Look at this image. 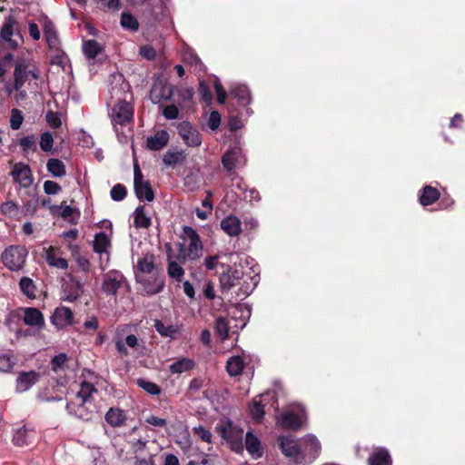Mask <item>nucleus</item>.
Here are the masks:
<instances>
[{
    "label": "nucleus",
    "mask_w": 465,
    "mask_h": 465,
    "mask_svg": "<svg viewBox=\"0 0 465 465\" xmlns=\"http://www.w3.org/2000/svg\"><path fill=\"white\" fill-rule=\"evenodd\" d=\"M28 252L25 246L12 245L2 253V261L6 268L11 271H20L25 262Z\"/></svg>",
    "instance_id": "obj_1"
},
{
    "label": "nucleus",
    "mask_w": 465,
    "mask_h": 465,
    "mask_svg": "<svg viewBox=\"0 0 465 465\" xmlns=\"http://www.w3.org/2000/svg\"><path fill=\"white\" fill-rule=\"evenodd\" d=\"M32 77L33 79H39L40 78V73L37 69L35 70H29L28 64L25 60L17 61L15 64L14 69V84L13 88L15 91L19 92L25 82L29 80V78Z\"/></svg>",
    "instance_id": "obj_2"
},
{
    "label": "nucleus",
    "mask_w": 465,
    "mask_h": 465,
    "mask_svg": "<svg viewBox=\"0 0 465 465\" xmlns=\"http://www.w3.org/2000/svg\"><path fill=\"white\" fill-rule=\"evenodd\" d=\"M134 187L136 197L140 200L152 202L154 199V193L149 181H143L142 172L138 164L134 169Z\"/></svg>",
    "instance_id": "obj_3"
},
{
    "label": "nucleus",
    "mask_w": 465,
    "mask_h": 465,
    "mask_svg": "<svg viewBox=\"0 0 465 465\" xmlns=\"http://www.w3.org/2000/svg\"><path fill=\"white\" fill-rule=\"evenodd\" d=\"M13 180L17 183L18 192L22 189H29L34 183V177L30 166L22 162L15 163L10 173Z\"/></svg>",
    "instance_id": "obj_4"
},
{
    "label": "nucleus",
    "mask_w": 465,
    "mask_h": 465,
    "mask_svg": "<svg viewBox=\"0 0 465 465\" xmlns=\"http://www.w3.org/2000/svg\"><path fill=\"white\" fill-rule=\"evenodd\" d=\"M278 441L279 448L284 456L292 459L297 464L302 463L305 460V456L297 440L282 436L278 439Z\"/></svg>",
    "instance_id": "obj_5"
},
{
    "label": "nucleus",
    "mask_w": 465,
    "mask_h": 465,
    "mask_svg": "<svg viewBox=\"0 0 465 465\" xmlns=\"http://www.w3.org/2000/svg\"><path fill=\"white\" fill-rule=\"evenodd\" d=\"M65 409L69 414L74 415L84 421L91 420L96 413V407L94 402L89 405V402L71 401L66 404Z\"/></svg>",
    "instance_id": "obj_6"
},
{
    "label": "nucleus",
    "mask_w": 465,
    "mask_h": 465,
    "mask_svg": "<svg viewBox=\"0 0 465 465\" xmlns=\"http://www.w3.org/2000/svg\"><path fill=\"white\" fill-rule=\"evenodd\" d=\"M124 282V276L116 270H112L104 275L102 290L106 295L115 296Z\"/></svg>",
    "instance_id": "obj_7"
},
{
    "label": "nucleus",
    "mask_w": 465,
    "mask_h": 465,
    "mask_svg": "<svg viewBox=\"0 0 465 465\" xmlns=\"http://www.w3.org/2000/svg\"><path fill=\"white\" fill-rule=\"evenodd\" d=\"M242 276V270L234 269L230 265H227L226 271H224L219 277L221 292L223 293L227 292L234 286L240 284Z\"/></svg>",
    "instance_id": "obj_8"
},
{
    "label": "nucleus",
    "mask_w": 465,
    "mask_h": 465,
    "mask_svg": "<svg viewBox=\"0 0 465 465\" xmlns=\"http://www.w3.org/2000/svg\"><path fill=\"white\" fill-rule=\"evenodd\" d=\"M174 86L162 80H157L153 83L151 92L150 99L152 103L158 104L162 101H170L173 96Z\"/></svg>",
    "instance_id": "obj_9"
},
{
    "label": "nucleus",
    "mask_w": 465,
    "mask_h": 465,
    "mask_svg": "<svg viewBox=\"0 0 465 465\" xmlns=\"http://www.w3.org/2000/svg\"><path fill=\"white\" fill-rule=\"evenodd\" d=\"M179 135L183 142L191 147H198L202 143L201 134L190 122L183 121L177 126Z\"/></svg>",
    "instance_id": "obj_10"
},
{
    "label": "nucleus",
    "mask_w": 465,
    "mask_h": 465,
    "mask_svg": "<svg viewBox=\"0 0 465 465\" xmlns=\"http://www.w3.org/2000/svg\"><path fill=\"white\" fill-rule=\"evenodd\" d=\"M242 149L237 146L231 147L222 156V164L228 173H232L242 165Z\"/></svg>",
    "instance_id": "obj_11"
},
{
    "label": "nucleus",
    "mask_w": 465,
    "mask_h": 465,
    "mask_svg": "<svg viewBox=\"0 0 465 465\" xmlns=\"http://www.w3.org/2000/svg\"><path fill=\"white\" fill-rule=\"evenodd\" d=\"M136 281L143 286V290L148 295L161 292L164 287V280L158 275L142 276L136 274Z\"/></svg>",
    "instance_id": "obj_12"
},
{
    "label": "nucleus",
    "mask_w": 465,
    "mask_h": 465,
    "mask_svg": "<svg viewBox=\"0 0 465 465\" xmlns=\"http://www.w3.org/2000/svg\"><path fill=\"white\" fill-rule=\"evenodd\" d=\"M183 232L190 240L189 246L186 249L187 256H189V260L195 261L201 257L203 252L200 236L194 229L189 226H184Z\"/></svg>",
    "instance_id": "obj_13"
},
{
    "label": "nucleus",
    "mask_w": 465,
    "mask_h": 465,
    "mask_svg": "<svg viewBox=\"0 0 465 465\" xmlns=\"http://www.w3.org/2000/svg\"><path fill=\"white\" fill-rule=\"evenodd\" d=\"M134 109L130 103L120 101L113 108V117L115 124L125 125L133 120Z\"/></svg>",
    "instance_id": "obj_14"
},
{
    "label": "nucleus",
    "mask_w": 465,
    "mask_h": 465,
    "mask_svg": "<svg viewBox=\"0 0 465 465\" xmlns=\"http://www.w3.org/2000/svg\"><path fill=\"white\" fill-rule=\"evenodd\" d=\"M172 247L169 243L166 244V253H167V274L168 276L176 281L177 282H182L183 275H184V269L183 268V263H180L179 262L173 260V254H172Z\"/></svg>",
    "instance_id": "obj_15"
},
{
    "label": "nucleus",
    "mask_w": 465,
    "mask_h": 465,
    "mask_svg": "<svg viewBox=\"0 0 465 465\" xmlns=\"http://www.w3.org/2000/svg\"><path fill=\"white\" fill-rule=\"evenodd\" d=\"M83 293V284L81 282L73 277L63 286L62 300L69 302H74Z\"/></svg>",
    "instance_id": "obj_16"
},
{
    "label": "nucleus",
    "mask_w": 465,
    "mask_h": 465,
    "mask_svg": "<svg viewBox=\"0 0 465 465\" xmlns=\"http://www.w3.org/2000/svg\"><path fill=\"white\" fill-rule=\"evenodd\" d=\"M73 320L74 313L72 310L64 306L57 307L51 316L52 323L58 329L72 325Z\"/></svg>",
    "instance_id": "obj_17"
},
{
    "label": "nucleus",
    "mask_w": 465,
    "mask_h": 465,
    "mask_svg": "<svg viewBox=\"0 0 465 465\" xmlns=\"http://www.w3.org/2000/svg\"><path fill=\"white\" fill-rule=\"evenodd\" d=\"M40 378V374L35 371H21L16 379L15 390L17 392H25L35 385Z\"/></svg>",
    "instance_id": "obj_18"
},
{
    "label": "nucleus",
    "mask_w": 465,
    "mask_h": 465,
    "mask_svg": "<svg viewBox=\"0 0 465 465\" xmlns=\"http://www.w3.org/2000/svg\"><path fill=\"white\" fill-rule=\"evenodd\" d=\"M45 261L49 266L61 270H66L68 268V262L64 258L58 256V254L61 253L59 248L49 246L48 248H45Z\"/></svg>",
    "instance_id": "obj_19"
},
{
    "label": "nucleus",
    "mask_w": 465,
    "mask_h": 465,
    "mask_svg": "<svg viewBox=\"0 0 465 465\" xmlns=\"http://www.w3.org/2000/svg\"><path fill=\"white\" fill-rule=\"evenodd\" d=\"M277 423L282 429H290L298 430L303 424L302 418L294 412L287 411L282 413L279 418Z\"/></svg>",
    "instance_id": "obj_20"
},
{
    "label": "nucleus",
    "mask_w": 465,
    "mask_h": 465,
    "mask_svg": "<svg viewBox=\"0 0 465 465\" xmlns=\"http://www.w3.org/2000/svg\"><path fill=\"white\" fill-rule=\"evenodd\" d=\"M153 327L155 331L164 338H170L172 340L177 339V336L180 334L181 329L177 324H166L162 320H154Z\"/></svg>",
    "instance_id": "obj_21"
},
{
    "label": "nucleus",
    "mask_w": 465,
    "mask_h": 465,
    "mask_svg": "<svg viewBox=\"0 0 465 465\" xmlns=\"http://www.w3.org/2000/svg\"><path fill=\"white\" fill-rule=\"evenodd\" d=\"M170 136L167 131L160 130L153 136L146 139V147L151 151H160L165 147L169 142Z\"/></svg>",
    "instance_id": "obj_22"
},
{
    "label": "nucleus",
    "mask_w": 465,
    "mask_h": 465,
    "mask_svg": "<svg viewBox=\"0 0 465 465\" xmlns=\"http://www.w3.org/2000/svg\"><path fill=\"white\" fill-rule=\"evenodd\" d=\"M25 194L28 197V199H24L21 197L22 205L21 209L23 211L22 215L24 216H33L37 210L38 207V197L35 190H27L25 192Z\"/></svg>",
    "instance_id": "obj_23"
},
{
    "label": "nucleus",
    "mask_w": 465,
    "mask_h": 465,
    "mask_svg": "<svg viewBox=\"0 0 465 465\" xmlns=\"http://www.w3.org/2000/svg\"><path fill=\"white\" fill-rule=\"evenodd\" d=\"M154 269L155 256L151 252H147L142 257L138 258L135 267V275L139 272L143 274H152Z\"/></svg>",
    "instance_id": "obj_24"
},
{
    "label": "nucleus",
    "mask_w": 465,
    "mask_h": 465,
    "mask_svg": "<svg viewBox=\"0 0 465 465\" xmlns=\"http://www.w3.org/2000/svg\"><path fill=\"white\" fill-rule=\"evenodd\" d=\"M221 228L231 237L238 236L242 232V223L238 217L229 215L221 221Z\"/></svg>",
    "instance_id": "obj_25"
},
{
    "label": "nucleus",
    "mask_w": 465,
    "mask_h": 465,
    "mask_svg": "<svg viewBox=\"0 0 465 465\" xmlns=\"http://www.w3.org/2000/svg\"><path fill=\"white\" fill-rule=\"evenodd\" d=\"M245 448L254 459L261 458L263 454L260 440L252 431H248L245 435Z\"/></svg>",
    "instance_id": "obj_26"
},
{
    "label": "nucleus",
    "mask_w": 465,
    "mask_h": 465,
    "mask_svg": "<svg viewBox=\"0 0 465 465\" xmlns=\"http://www.w3.org/2000/svg\"><path fill=\"white\" fill-rule=\"evenodd\" d=\"M104 419L114 428L124 426L127 420L125 412L119 408H110L105 413Z\"/></svg>",
    "instance_id": "obj_27"
},
{
    "label": "nucleus",
    "mask_w": 465,
    "mask_h": 465,
    "mask_svg": "<svg viewBox=\"0 0 465 465\" xmlns=\"http://www.w3.org/2000/svg\"><path fill=\"white\" fill-rule=\"evenodd\" d=\"M196 367L194 360L188 357H182L169 366L172 374H182L190 371Z\"/></svg>",
    "instance_id": "obj_28"
},
{
    "label": "nucleus",
    "mask_w": 465,
    "mask_h": 465,
    "mask_svg": "<svg viewBox=\"0 0 465 465\" xmlns=\"http://www.w3.org/2000/svg\"><path fill=\"white\" fill-rule=\"evenodd\" d=\"M440 197V193L437 188L432 187L431 185H425L421 189L419 201L422 206H428L437 202Z\"/></svg>",
    "instance_id": "obj_29"
},
{
    "label": "nucleus",
    "mask_w": 465,
    "mask_h": 465,
    "mask_svg": "<svg viewBox=\"0 0 465 465\" xmlns=\"http://www.w3.org/2000/svg\"><path fill=\"white\" fill-rule=\"evenodd\" d=\"M0 213L10 219L19 220L23 211L18 203L13 200H7L1 204Z\"/></svg>",
    "instance_id": "obj_30"
},
{
    "label": "nucleus",
    "mask_w": 465,
    "mask_h": 465,
    "mask_svg": "<svg viewBox=\"0 0 465 465\" xmlns=\"http://www.w3.org/2000/svg\"><path fill=\"white\" fill-rule=\"evenodd\" d=\"M392 460L389 451L383 448H378L368 458L369 465H391Z\"/></svg>",
    "instance_id": "obj_31"
},
{
    "label": "nucleus",
    "mask_w": 465,
    "mask_h": 465,
    "mask_svg": "<svg viewBox=\"0 0 465 465\" xmlns=\"http://www.w3.org/2000/svg\"><path fill=\"white\" fill-rule=\"evenodd\" d=\"M24 322L29 326L42 327L45 324L43 313L36 308L25 309Z\"/></svg>",
    "instance_id": "obj_32"
},
{
    "label": "nucleus",
    "mask_w": 465,
    "mask_h": 465,
    "mask_svg": "<svg viewBox=\"0 0 465 465\" xmlns=\"http://www.w3.org/2000/svg\"><path fill=\"white\" fill-rule=\"evenodd\" d=\"M111 247V240L104 232H100L94 235L93 242L94 252L102 255L106 253L109 255L108 249Z\"/></svg>",
    "instance_id": "obj_33"
},
{
    "label": "nucleus",
    "mask_w": 465,
    "mask_h": 465,
    "mask_svg": "<svg viewBox=\"0 0 465 465\" xmlns=\"http://www.w3.org/2000/svg\"><path fill=\"white\" fill-rule=\"evenodd\" d=\"M97 392L94 385L89 381H84L81 382L80 390L76 393L77 401L89 402L92 405L94 402L93 393Z\"/></svg>",
    "instance_id": "obj_34"
},
{
    "label": "nucleus",
    "mask_w": 465,
    "mask_h": 465,
    "mask_svg": "<svg viewBox=\"0 0 465 465\" xmlns=\"http://www.w3.org/2000/svg\"><path fill=\"white\" fill-rule=\"evenodd\" d=\"M134 225L137 229H147L152 224V220L145 213L143 205H139L134 212Z\"/></svg>",
    "instance_id": "obj_35"
},
{
    "label": "nucleus",
    "mask_w": 465,
    "mask_h": 465,
    "mask_svg": "<svg viewBox=\"0 0 465 465\" xmlns=\"http://www.w3.org/2000/svg\"><path fill=\"white\" fill-rule=\"evenodd\" d=\"M139 429L134 426L129 432L130 440L129 443L134 452L143 450L146 447L148 440L142 435L138 434Z\"/></svg>",
    "instance_id": "obj_36"
},
{
    "label": "nucleus",
    "mask_w": 465,
    "mask_h": 465,
    "mask_svg": "<svg viewBox=\"0 0 465 465\" xmlns=\"http://www.w3.org/2000/svg\"><path fill=\"white\" fill-rule=\"evenodd\" d=\"M216 429L221 437L228 442H233L236 439H241L242 431H236L231 421H228L227 424L219 425Z\"/></svg>",
    "instance_id": "obj_37"
},
{
    "label": "nucleus",
    "mask_w": 465,
    "mask_h": 465,
    "mask_svg": "<svg viewBox=\"0 0 465 465\" xmlns=\"http://www.w3.org/2000/svg\"><path fill=\"white\" fill-rule=\"evenodd\" d=\"M245 367V362L241 356H232L228 359L226 370L230 376L240 375Z\"/></svg>",
    "instance_id": "obj_38"
},
{
    "label": "nucleus",
    "mask_w": 465,
    "mask_h": 465,
    "mask_svg": "<svg viewBox=\"0 0 465 465\" xmlns=\"http://www.w3.org/2000/svg\"><path fill=\"white\" fill-rule=\"evenodd\" d=\"M35 432L33 430H28L25 426L15 433L13 437V442L15 445L23 447L25 445H28L32 442V439L34 438Z\"/></svg>",
    "instance_id": "obj_39"
},
{
    "label": "nucleus",
    "mask_w": 465,
    "mask_h": 465,
    "mask_svg": "<svg viewBox=\"0 0 465 465\" xmlns=\"http://www.w3.org/2000/svg\"><path fill=\"white\" fill-rule=\"evenodd\" d=\"M231 95L235 98L238 103L245 106L251 102L250 91L246 85H237L231 90Z\"/></svg>",
    "instance_id": "obj_40"
},
{
    "label": "nucleus",
    "mask_w": 465,
    "mask_h": 465,
    "mask_svg": "<svg viewBox=\"0 0 465 465\" xmlns=\"http://www.w3.org/2000/svg\"><path fill=\"white\" fill-rule=\"evenodd\" d=\"M46 169L54 177H63L66 173L64 163L56 158H50L47 161Z\"/></svg>",
    "instance_id": "obj_41"
},
{
    "label": "nucleus",
    "mask_w": 465,
    "mask_h": 465,
    "mask_svg": "<svg viewBox=\"0 0 465 465\" xmlns=\"http://www.w3.org/2000/svg\"><path fill=\"white\" fill-rule=\"evenodd\" d=\"M20 291L27 298L34 300L36 298V285L29 277H22L19 282Z\"/></svg>",
    "instance_id": "obj_42"
},
{
    "label": "nucleus",
    "mask_w": 465,
    "mask_h": 465,
    "mask_svg": "<svg viewBox=\"0 0 465 465\" xmlns=\"http://www.w3.org/2000/svg\"><path fill=\"white\" fill-rule=\"evenodd\" d=\"M249 412L252 419L255 422L260 423L263 420L265 414L264 405L262 404L261 401L254 398L249 406Z\"/></svg>",
    "instance_id": "obj_43"
},
{
    "label": "nucleus",
    "mask_w": 465,
    "mask_h": 465,
    "mask_svg": "<svg viewBox=\"0 0 465 465\" xmlns=\"http://www.w3.org/2000/svg\"><path fill=\"white\" fill-rule=\"evenodd\" d=\"M83 51L88 59H94L103 51L101 45L95 40L90 39L84 43Z\"/></svg>",
    "instance_id": "obj_44"
},
{
    "label": "nucleus",
    "mask_w": 465,
    "mask_h": 465,
    "mask_svg": "<svg viewBox=\"0 0 465 465\" xmlns=\"http://www.w3.org/2000/svg\"><path fill=\"white\" fill-rule=\"evenodd\" d=\"M18 144L24 153H35L37 151L36 139L33 134L20 138Z\"/></svg>",
    "instance_id": "obj_45"
},
{
    "label": "nucleus",
    "mask_w": 465,
    "mask_h": 465,
    "mask_svg": "<svg viewBox=\"0 0 465 465\" xmlns=\"http://www.w3.org/2000/svg\"><path fill=\"white\" fill-rule=\"evenodd\" d=\"M136 384L150 395H159L162 392V389L158 384L143 378L137 379Z\"/></svg>",
    "instance_id": "obj_46"
},
{
    "label": "nucleus",
    "mask_w": 465,
    "mask_h": 465,
    "mask_svg": "<svg viewBox=\"0 0 465 465\" xmlns=\"http://www.w3.org/2000/svg\"><path fill=\"white\" fill-rule=\"evenodd\" d=\"M185 156L183 152H173L168 150L163 157V162L166 166H174L175 164L182 163Z\"/></svg>",
    "instance_id": "obj_47"
},
{
    "label": "nucleus",
    "mask_w": 465,
    "mask_h": 465,
    "mask_svg": "<svg viewBox=\"0 0 465 465\" xmlns=\"http://www.w3.org/2000/svg\"><path fill=\"white\" fill-rule=\"evenodd\" d=\"M16 25V20L13 16H8L0 31V36L5 41H10L14 35V27Z\"/></svg>",
    "instance_id": "obj_48"
},
{
    "label": "nucleus",
    "mask_w": 465,
    "mask_h": 465,
    "mask_svg": "<svg viewBox=\"0 0 465 465\" xmlns=\"http://www.w3.org/2000/svg\"><path fill=\"white\" fill-rule=\"evenodd\" d=\"M121 25L124 28L136 32L139 29V23L131 13L124 12L121 15Z\"/></svg>",
    "instance_id": "obj_49"
},
{
    "label": "nucleus",
    "mask_w": 465,
    "mask_h": 465,
    "mask_svg": "<svg viewBox=\"0 0 465 465\" xmlns=\"http://www.w3.org/2000/svg\"><path fill=\"white\" fill-rule=\"evenodd\" d=\"M54 137L53 134L46 131L41 134L39 145L43 152L49 153L53 150L54 146Z\"/></svg>",
    "instance_id": "obj_50"
},
{
    "label": "nucleus",
    "mask_w": 465,
    "mask_h": 465,
    "mask_svg": "<svg viewBox=\"0 0 465 465\" xmlns=\"http://www.w3.org/2000/svg\"><path fill=\"white\" fill-rule=\"evenodd\" d=\"M215 331L219 337L225 340L229 336L228 321L224 317H218L215 321Z\"/></svg>",
    "instance_id": "obj_51"
},
{
    "label": "nucleus",
    "mask_w": 465,
    "mask_h": 465,
    "mask_svg": "<svg viewBox=\"0 0 465 465\" xmlns=\"http://www.w3.org/2000/svg\"><path fill=\"white\" fill-rule=\"evenodd\" d=\"M15 365V359L11 354H0V371L11 372Z\"/></svg>",
    "instance_id": "obj_52"
},
{
    "label": "nucleus",
    "mask_w": 465,
    "mask_h": 465,
    "mask_svg": "<svg viewBox=\"0 0 465 465\" xmlns=\"http://www.w3.org/2000/svg\"><path fill=\"white\" fill-rule=\"evenodd\" d=\"M67 361L68 356L64 352L55 355L52 358L50 362L52 371L57 372L63 370Z\"/></svg>",
    "instance_id": "obj_53"
},
{
    "label": "nucleus",
    "mask_w": 465,
    "mask_h": 465,
    "mask_svg": "<svg viewBox=\"0 0 465 465\" xmlns=\"http://www.w3.org/2000/svg\"><path fill=\"white\" fill-rule=\"evenodd\" d=\"M45 121L53 129H58L62 126V120L58 112L49 110L45 114Z\"/></svg>",
    "instance_id": "obj_54"
},
{
    "label": "nucleus",
    "mask_w": 465,
    "mask_h": 465,
    "mask_svg": "<svg viewBox=\"0 0 465 465\" xmlns=\"http://www.w3.org/2000/svg\"><path fill=\"white\" fill-rule=\"evenodd\" d=\"M111 197L115 202L123 201L127 195L126 187L122 183H116L111 190Z\"/></svg>",
    "instance_id": "obj_55"
},
{
    "label": "nucleus",
    "mask_w": 465,
    "mask_h": 465,
    "mask_svg": "<svg viewBox=\"0 0 465 465\" xmlns=\"http://www.w3.org/2000/svg\"><path fill=\"white\" fill-rule=\"evenodd\" d=\"M24 121V116L19 109H13L10 116V127L13 130H18Z\"/></svg>",
    "instance_id": "obj_56"
},
{
    "label": "nucleus",
    "mask_w": 465,
    "mask_h": 465,
    "mask_svg": "<svg viewBox=\"0 0 465 465\" xmlns=\"http://www.w3.org/2000/svg\"><path fill=\"white\" fill-rule=\"evenodd\" d=\"M199 93L202 96V99L206 103H211L213 100V94L210 90L208 84L205 81H201L199 83Z\"/></svg>",
    "instance_id": "obj_57"
},
{
    "label": "nucleus",
    "mask_w": 465,
    "mask_h": 465,
    "mask_svg": "<svg viewBox=\"0 0 465 465\" xmlns=\"http://www.w3.org/2000/svg\"><path fill=\"white\" fill-rule=\"evenodd\" d=\"M46 43L48 47L53 50H58L60 45V41L58 38L57 31L51 32L50 34L45 35Z\"/></svg>",
    "instance_id": "obj_58"
},
{
    "label": "nucleus",
    "mask_w": 465,
    "mask_h": 465,
    "mask_svg": "<svg viewBox=\"0 0 465 465\" xmlns=\"http://www.w3.org/2000/svg\"><path fill=\"white\" fill-rule=\"evenodd\" d=\"M44 191L46 194H57L62 191V187L56 182L47 180L44 183Z\"/></svg>",
    "instance_id": "obj_59"
},
{
    "label": "nucleus",
    "mask_w": 465,
    "mask_h": 465,
    "mask_svg": "<svg viewBox=\"0 0 465 465\" xmlns=\"http://www.w3.org/2000/svg\"><path fill=\"white\" fill-rule=\"evenodd\" d=\"M193 432L197 435L203 441L211 443L212 442V433L209 430H206L203 426H198L193 428Z\"/></svg>",
    "instance_id": "obj_60"
},
{
    "label": "nucleus",
    "mask_w": 465,
    "mask_h": 465,
    "mask_svg": "<svg viewBox=\"0 0 465 465\" xmlns=\"http://www.w3.org/2000/svg\"><path fill=\"white\" fill-rule=\"evenodd\" d=\"M207 124L213 131H215L219 128L221 124V115L217 111L211 112Z\"/></svg>",
    "instance_id": "obj_61"
},
{
    "label": "nucleus",
    "mask_w": 465,
    "mask_h": 465,
    "mask_svg": "<svg viewBox=\"0 0 465 465\" xmlns=\"http://www.w3.org/2000/svg\"><path fill=\"white\" fill-rule=\"evenodd\" d=\"M139 54L147 60H153L156 57V51L150 45H142L140 47Z\"/></svg>",
    "instance_id": "obj_62"
},
{
    "label": "nucleus",
    "mask_w": 465,
    "mask_h": 465,
    "mask_svg": "<svg viewBox=\"0 0 465 465\" xmlns=\"http://www.w3.org/2000/svg\"><path fill=\"white\" fill-rule=\"evenodd\" d=\"M163 115L168 120H174L179 115L178 107L175 104H170L163 109Z\"/></svg>",
    "instance_id": "obj_63"
},
{
    "label": "nucleus",
    "mask_w": 465,
    "mask_h": 465,
    "mask_svg": "<svg viewBox=\"0 0 465 465\" xmlns=\"http://www.w3.org/2000/svg\"><path fill=\"white\" fill-rule=\"evenodd\" d=\"M178 253L175 255L174 259L175 261L179 262L180 263H185L187 260H189V256H187V250L185 248V245L182 242H178L176 244Z\"/></svg>",
    "instance_id": "obj_64"
}]
</instances>
